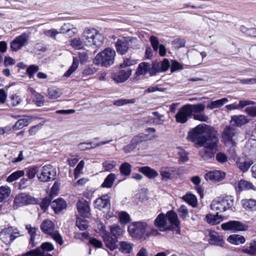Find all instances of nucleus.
I'll return each mask as SVG.
<instances>
[{
    "mask_svg": "<svg viewBox=\"0 0 256 256\" xmlns=\"http://www.w3.org/2000/svg\"><path fill=\"white\" fill-rule=\"evenodd\" d=\"M194 56H196V59L194 60V64H200L204 56H206V54L204 52H199L197 51H194Z\"/></svg>",
    "mask_w": 256,
    "mask_h": 256,
    "instance_id": "obj_58",
    "label": "nucleus"
},
{
    "mask_svg": "<svg viewBox=\"0 0 256 256\" xmlns=\"http://www.w3.org/2000/svg\"><path fill=\"white\" fill-rule=\"evenodd\" d=\"M38 203V200L34 197L26 193H20L16 196L12 208L16 210L20 206L28 204H35Z\"/></svg>",
    "mask_w": 256,
    "mask_h": 256,
    "instance_id": "obj_10",
    "label": "nucleus"
},
{
    "mask_svg": "<svg viewBox=\"0 0 256 256\" xmlns=\"http://www.w3.org/2000/svg\"><path fill=\"white\" fill-rule=\"evenodd\" d=\"M117 165V162L114 160H108L104 161L102 166L105 171H112Z\"/></svg>",
    "mask_w": 256,
    "mask_h": 256,
    "instance_id": "obj_44",
    "label": "nucleus"
},
{
    "mask_svg": "<svg viewBox=\"0 0 256 256\" xmlns=\"http://www.w3.org/2000/svg\"><path fill=\"white\" fill-rule=\"evenodd\" d=\"M148 224L144 221L132 222L128 226L130 236L136 239L145 240L149 237Z\"/></svg>",
    "mask_w": 256,
    "mask_h": 256,
    "instance_id": "obj_4",
    "label": "nucleus"
},
{
    "mask_svg": "<svg viewBox=\"0 0 256 256\" xmlns=\"http://www.w3.org/2000/svg\"><path fill=\"white\" fill-rule=\"evenodd\" d=\"M188 108L190 110V113L191 115L198 114L203 112L205 108V106L203 104H186Z\"/></svg>",
    "mask_w": 256,
    "mask_h": 256,
    "instance_id": "obj_33",
    "label": "nucleus"
},
{
    "mask_svg": "<svg viewBox=\"0 0 256 256\" xmlns=\"http://www.w3.org/2000/svg\"><path fill=\"white\" fill-rule=\"evenodd\" d=\"M62 95L60 90L56 88H50L48 89V97L50 99L55 100L60 98Z\"/></svg>",
    "mask_w": 256,
    "mask_h": 256,
    "instance_id": "obj_41",
    "label": "nucleus"
},
{
    "mask_svg": "<svg viewBox=\"0 0 256 256\" xmlns=\"http://www.w3.org/2000/svg\"><path fill=\"white\" fill-rule=\"evenodd\" d=\"M120 170L122 174L129 176L132 171V166L128 162H124L121 164Z\"/></svg>",
    "mask_w": 256,
    "mask_h": 256,
    "instance_id": "obj_48",
    "label": "nucleus"
},
{
    "mask_svg": "<svg viewBox=\"0 0 256 256\" xmlns=\"http://www.w3.org/2000/svg\"><path fill=\"white\" fill-rule=\"evenodd\" d=\"M56 176V171L52 166L46 165L44 166L38 175V179L43 182L54 180Z\"/></svg>",
    "mask_w": 256,
    "mask_h": 256,
    "instance_id": "obj_12",
    "label": "nucleus"
},
{
    "mask_svg": "<svg viewBox=\"0 0 256 256\" xmlns=\"http://www.w3.org/2000/svg\"><path fill=\"white\" fill-rule=\"evenodd\" d=\"M249 120L244 115H234L232 116L230 121L232 126L240 127L248 123Z\"/></svg>",
    "mask_w": 256,
    "mask_h": 256,
    "instance_id": "obj_24",
    "label": "nucleus"
},
{
    "mask_svg": "<svg viewBox=\"0 0 256 256\" xmlns=\"http://www.w3.org/2000/svg\"><path fill=\"white\" fill-rule=\"evenodd\" d=\"M227 240L232 244L239 245L244 244L246 242V239L242 236L238 234H234L230 235L228 238Z\"/></svg>",
    "mask_w": 256,
    "mask_h": 256,
    "instance_id": "obj_31",
    "label": "nucleus"
},
{
    "mask_svg": "<svg viewBox=\"0 0 256 256\" xmlns=\"http://www.w3.org/2000/svg\"><path fill=\"white\" fill-rule=\"evenodd\" d=\"M150 64L148 62H142L139 64L135 75L136 76L145 75L147 72L150 74Z\"/></svg>",
    "mask_w": 256,
    "mask_h": 256,
    "instance_id": "obj_28",
    "label": "nucleus"
},
{
    "mask_svg": "<svg viewBox=\"0 0 256 256\" xmlns=\"http://www.w3.org/2000/svg\"><path fill=\"white\" fill-rule=\"evenodd\" d=\"M38 172V167L37 166H32L28 168L26 172V174L29 179L34 178L36 174Z\"/></svg>",
    "mask_w": 256,
    "mask_h": 256,
    "instance_id": "obj_53",
    "label": "nucleus"
},
{
    "mask_svg": "<svg viewBox=\"0 0 256 256\" xmlns=\"http://www.w3.org/2000/svg\"><path fill=\"white\" fill-rule=\"evenodd\" d=\"M138 171L150 179L154 178L158 174L156 170L149 166L140 167L138 168Z\"/></svg>",
    "mask_w": 256,
    "mask_h": 256,
    "instance_id": "obj_30",
    "label": "nucleus"
},
{
    "mask_svg": "<svg viewBox=\"0 0 256 256\" xmlns=\"http://www.w3.org/2000/svg\"><path fill=\"white\" fill-rule=\"evenodd\" d=\"M85 44L87 47L98 48L104 44V36L98 30L94 28H86L82 35Z\"/></svg>",
    "mask_w": 256,
    "mask_h": 256,
    "instance_id": "obj_3",
    "label": "nucleus"
},
{
    "mask_svg": "<svg viewBox=\"0 0 256 256\" xmlns=\"http://www.w3.org/2000/svg\"><path fill=\"white\" fill-rule=\"evenodd\" d=\"M110 230L112 236L118 238L123 234L124 230V228L120 227L118 224H114L110 226Z\"/></svg>",
    "mask_w": 256,
    "mask_h": 256,
    "instance_id": "obj_36",
    "label": "nucleus"
},
{
    "mask_svg": "<svg viewBox=\"0 0 256 256\" xmlns=\"http://www.w3.org/2000/svg\"><path fill=\"white\" fill-rule=\"evenodd\" d=\"M228 100L227 98H222L215 101H212L207 104V108L210 110L220 108L224 104L228 102Z\"/></svg>",
    "mask_w": 256,
    "mask_h": 256,
    "instance_id": "obj_38",
    "label": "nucleus"
},
{
    "mask_svg": "<svg viewBox=\"0 0 256 256\" xmlns=\"http://www.w3.org/2000/svg\"><path fill=\"white\" fill-rule=\"evenodd\" d=\"M24 174V172L22 170H17L12 172L6 178V182H13L19 178L23 176Z\"/></svg>",
    "mask_w": 256,
    "mask_h": 256,
    "instance_id": "obj_43",
    "label": "nucleus"
},
{
    "mask_svg": "<svg viewBox=\"0 0 256 256\" xmlns=\"http://www.w3.org/2000/svg\"><path fill=\"white\" fill-rule=\"evenodd\" d=\"M234 205V199L230 196L225 198H218L212 201L210 208L217 214L232 208Z\"/></svg>",
    "mask_w": 256,
    "mask_h": 256,
    "instance_id": "obj_6",
    "label": "nucleus"
},
{
    "mask_svg": "<svg viewBox=\"0 0 256 256\" xmlns=\"http://www.w3.org/2000/svg\"><path fill=\"white\" fill-rule=\"evenodd\" d=\"M131 74L130 68H121L118 72L112 73V78L116 82H123L129 78Z\"/></svg>",
    "mask_w": 256,
    "mask_h": 256,
    "instance_id": "obj_17",
    "label": "nucleus"
},
{
    "mask_svg": "<svg viewBox=\"0 0 256 256\" xmlns=\"http://www.w3.org/2000/svg\"><path fill=\"white\" fill-rule=\"evenodd\" d=\"M116 178V176L114 173H110L104 179V182L101 185L102 188H111Z\"/></svg>",
    "mask_w": 256,
    "mask_h": 256,
    "instance_id": "obj_32",
    "label": "nucleus"
},
{
    "mask_svg": "<svg viewBox=\"0 0 256 256\" xmlns=\"http://www.w3.org/2000/svg\"><path fill=\"white\" fill-rule=\"evenodd\" d=\"M76 226L80 230H86L88 226V221L81 218H78L76 220Z\"/></svg>",
    "mask_w": 256,
    "mask_h": 256,
    "instance_id": "obj_50",
    "label": "nucleus"
},
{
    "mask_svg": "<svg viewBox=\"0 0 256 256\" xmlns=\"http://www.w3.org/2000/svg\"><path fill=\"white\" fill-rule=\"evenodd\" d=\"M40 228L42 232L50 235L59 244H63L62 238L58 231L54 230L55 226L52 220L48 219L44 220L40 224Z\"/></svg>",
    "mask_w": 256,
    "mask_h": 256,
    "instance_id": "obj_8",
    "label": "nucleus"
},
{
    "mask_svg": "<svg viewBox=\"0 0 256 256\" xmlns=\"http://www.w3.org/2000/svg\"><path fill=\"white\" fill-rule=\"evenodd\" d=\"M136 60L132 58H124V62L120 65V68H128V67L135 64Z\"/></svg>",
    "mask_w": 256,
    "mask_h": 256,
    "instance_id": "obj_51",
    "label": "nucleus"
},
{
    "mask_svg": "<svg viewBox=\"0 0 256 256\" xmlns=\"http://www.w3.org/2000/svg\"><path fill=\"white\" fill-rule=\"evenodd\" d=\"M120 222L122 224H126L130 221V215L125 212H121L118 214Z\"/></svg>",
    "mask_w": 256,
    "mask_h": 256,
    "instance_id": "obj_54",
    "label": "nucleus"
},
{
    "mask_svg": "<svg viewBox=\"0 0 256 256\" xmlns=\"http://www.w3.org/2000/svg\"><path fill=\"white\" fill-rule=\"evenodd\" d=\"M221 228L224 230H230L233 232L245 231L247 226L240 221L230 220L221 224Z\"/></svg>",
    "mask_w": 256,
    "mask_h": 256,
    "instance_id": "obj_13",
    "label": "nucleus"
},
{
    "mask_svg": "<svg viewBox=\"0 0 256 256\" xmlns=\"http://www.w3.org/2000/svg\"><path fill=\"white\" fill-rule=\"evenodd\" d=\"M20 236V232L12 226L6 228L0 232V239L6 244H10L16 238Z\"/></svg>",
    "mask_w": 256,
    "mask_h": 256,
    "instance_id": "obj_9",
    "label": "nucleus"
},
{
    "mask_svg": "<svg viewBox=\"0 0 256 256\" xmlns=\"http://www.w3.org/2000/svg\"><path fill=\"white\" fill-rule=\"evenodd\" d=\"M133 244L128 242L121 241L119 242V250L124 254H129L132 250Z\"/></svg>",
    "mask_w": 256,
    "mask_h": 256,
    "instance_id": "obj_35",
    "label": "nucleus"
},
{
    "mask_svg": "<svg viewBox=\"0 0 256 256\" xmlns=\"http://www.w3.org/2000/svg\"><path fill=\"white\" fill-rule=\"evenodd\" d=\"M178 154L179 156L180 160L182 162H185L188 160V153L186 150L180 149L178 153Z\"/></svg>",
    "mask_w": 256,
    "mask_h": 256,
    "instance_id": "obj_61",
    "label": "nucleus"
},
{
    "mask_svg": "<svg viewBox=\"0 0 256 256\" xmlns=\"http://www.w3.org/2000/svg\"><path fill=\"white\" fill-rule=\"evenodd\" d=\"M78 62L76 58H73V61L70 68L64 73V76L66 77L70 76L78 68Z\"/></svg>",
    "mask_w": 256,
    "mask_h": 256,
    "instance_id": "obj_45",
    "label": "nucleus"
},
{
    "mask_svg": "<svg viewBox=\"0 0 256 256\" xmlns=\"http://www.w3.org/2000/svg\"><path fill=\"white\" fill-rule=\"evenodd\" d=\"M44 34L48 37L56 39V36L59 34V32L56 29L52 28L48 30H45L44 32Z\"/></svg>",
    "mask_w": 256,
    "mask_h": 256,
    "instance_id": "obj_64",
    "label": "nucleus"
},
{
    "mask_svg": "<svg viewBox=\"0 0 256 256\" xmlns=\"http://www.w3.org/2000/svg\"><path fill=\"white\" fill-rule=\"evenodd\" d=\"M252 164V160L245 157L238 158L236 161V166L243 172H247Z\"/></svg>",
    "mask_w": 256,
    "mask_h": 256,
    "instance_id": "obj_20",
    "label": "nucleus"
},
{
    "mask_svg": "<svg viewBox=\"0 0 256 256\" xmlns=\"http://www.w3.org/2000/svg\"><path fill=\"white\" fill-rule=\"evenodd\" d=\"M205 220L208 223L212 225H215L220 223L222 220V218L221 216L218 215V214L216 215L209 214L206 215Z\"/></svg>",
    "mask_w": 256,
    "mask_h": 256,
    "instance_id": "obj_37",
    "label": "nucleus"
},
{
    "mask_svg": "<svg viewBox=\"0 0 256 256\" xmlns=\"http://www.w3.org/2000/svg\"><path fill=\"white\" fill-rule=\"evenodd\" d=\"M28 38V35L24 32L16 37L10 42V48L13 52L20 50L26 44Z\"/></svg>",
    "mask_w": 256,
    "mask_h": 256,
    "instance_id": "obj_14",
    "label": "nucleus"
},
{
    "mask_svg": "<svg viewBox=\"0 0 256 256\" xmlns=\"http://www.w3.org/2000/svg\"><path fill=\"white\" fill-rule=\"evenodd\" d=\"M115 56V50L108 48L96 55L94 59V62L98 66L108 67L114 64Z\"/></svg>",
    "mask_w": 256,
    "mask_h": 256,
    "instance_id": "obj_5",
    "label": "nucleus"
},
{
    "mask_svg": "<svg viewBox=\"0 0 256 256\" xmlns=\"http://www.w3.org/2000/svg\"><path fill=\"white\" fill-rule=\"evenodd\" d=\"M76 205L78 212L82 216L88 218L90 216V206L86 200H80Z\"/></svg>",
    "mask_w": 256,
    "mask_h": 256,
    "instance_id": "obj_22",
    "label": "nucleus"
},
{
    "mask_svg": "<svg viewBox=\"0 0 256 256\" xmlns=\"http://www.w3.org/2000/svg\"><path fill=\"white\" fill-rule=\"evenodd\" d=\"M12 190L8 186L0 187V202H4L10 195Z\"/></svg>",
    "mask_w": 256,
    "mask_h": 256,
    "instance_id": "obj_34",
    "label": "nucleus"
},
{
    "mask_svg": "<svg viewBox=\"0 0 256 256\" xmlns=\"http://www.w3.org/2000/svg\"><path fill=\"white\" fill-rule=\"evenodd\" d=\"M97 230L102 238L109 234L108 232L106 230L105 226L101 222L98 224Z\"/></svg>",
    "mask_w": 256,
    "mask_h": 256,
    "instance_id": "obj_56",
    "label": "nucleus"
},
{
    "mask_svg": "<svg viewBox=\"0 0 256 256\" xmlns=\"http://www.w3.org/2000/svg\"><path fill=\"white\" fill-rule=\"evenodd\" d=\"M176 172L175 168L163 167L160 170V174L162 180H167L174 178Z\"/></svg>",
    "mask_w": 256,
    "mask_h": 256,
    "instance_id": "obj_23",
    "label": "nucleus"
},
{
    "mask_svg": "<svg viewBox=\"0 0 256 256\" xmlns=\"http://www.w3.org/2000/svg\"><path fill=\"white\" fill-rule=\"evenodd\" d=\"M242 250L244 253L254 255L256 254V240L252 242L249 245L244 246Z\"/></svg>",
    "mask_w": 256,
    "mask_h": 256,
    "instance_id": "obj_40",
    "label": "nucleus"
},
{
    "mask_svg": "<svg viewBox=\"0 0 256 256\" xmlns=\"http://www.w3.org/2000/svg\"><path fill=\"white\" fill-rule=\"evenodd\" d=\"M179 224L177 214L172 210L168 211L166 215L160 214L154 220V225L162 232L172 230L174 226H178Z\"/></svg>",
    "mask_w": 256,
    "mask_h": 256,
    "instance_id": "obj_2",
    "label": "nucleus"
},
{
    "mask_svg": "<svg viewBox=\"0 0 256 256\" xmlns=\"http://www.w3.org/2000/svg\"><path fill=\"white\" fill-rule=\"evenodd\" d=\"M94 207L104 212H107L110 208V204L108 195L105 194L98 198L94 202Z\"/></svg>",
    "mask_w": 256,
    "mask_h": 256,
    "instance_id": "obj_15",
    "label": "nucleus"
},
{
    "mask_svg": "<svg viewBox=\"0 0 256 256\" xmlns=\"http://www.w3.org/2000/svg\"><path fill=\"white\" fill-rule=\"evenodd\" d=\"M42 254V250L40 248H36L22 254V256H41Z\"/></svg>",
    "mask_w": 256,
    "mask_h": 256,
    "instance_id": "obj_60",
    "label": "nucleus"
},
{
    "mask_svg": "<svg viewBox=\"0 0 256 256\" xmlns=\"http://www.w3.org/2000/svg\"><path fill=\"white\" fill-rule=\"evenodd\" d=\"M39 248L43 252L44 254H45L46 252H51L54 250L52 244L48 242L42 243Z\"/></svg>",
    "mask_w": 256,
    "mask_h": 256,
    "instance_id": "obj_57",
    "label": "nucleus"
},
{
    "mask_svg": "<svg viewBox=\"0 0 256 256\" xmlns=\"http://www.w3.org/2000/svg\"><path fill=\"white\" fill-rule=\"evenodd\" d=\"M70 44L72 48L77 50L84 48V46H86L84 39L82 38L81 39L80 38H76L72 40Z\"/></svg>",
    "mask_w": 256,
    "mask_h": 256,
    "instance_id": "obj_39",
    "label": "nucleus"
},
{
    "mask_svg": "<svg viewBox=\"0 0 256 256\" xmlns=\"http://www.w3.org/2000/svg\"><path fill=\"white\" fill-rule=\"evenodd\" d=\"M115 46L117 52L120 54H124L127 52L130 45L126 40L118 39L116 41Z\"/></svg>",
    "mask_w": 256,
    "mask_h": 256,
    "instance_id": "obj_25",
    "label": "nucleus"
},
{
    "mask_svg": "<svg viewBox=\"0 0 256 256\" xmlns=\"http://www.w3.org/2000/svg\"><path fill=\"white\" fill-rule=\"evenodd\" d=\"M238 134V129L230 126H226L222 133V141L226 145H233Z\"/></svg>",
    "mask_w": 256,
    "mask_h": 256,
    "instance_id": "obj_11",
    "label": "nucleus"
},
{
    "mask_svg": "<svg viewBox=\"0 0 256 256\" xmlns=\"http://www.w3.org/2000/svg\"><path fill=\"white\" fill-rule=\"evenodd\" d=\"M189 110L186 105H184L179 109L175 116L176 122L181 124H184L186 122L188 117L192 116Z\"/></svg>",
    "mask_w": 256,
    "mask_h": 256,
    "instance_id": "obj_19",
    "label": "nucleus"
},
{
    "mask_svg": "<svg viewBox=\"0 0 256 256\" xmlns=\"http://www.w3.org/2000/svg\"><path fill=\"white\" fill-rule=\"evenodd\" d=\"M218 142L219 140L217 137L206 142L203 146L204 148L199 152L200 156L204 160L214 158L218 150Z\"/></svg>",
    "mask_w": 256,
    "mask_h": 256,
    "instance_id": "obj_7",
    "label": "nucleus"
},
{
    "mask_svg": "<svg viewBox=\"0 0 256 256\" xmlns=\"http://www.w3.org/2000/svg\"><path fill=\"white\" fill-rule=\"evenodd\" d=\"M238 188L240 190H248L250 189H254V186L249 182L241 180L238 183Z\"/></svg>",
    "mask_w": 256,
    "mask_h": 256,
    "instance_id": "obj_47",
    "label": "nucleus"
},
{
    "mask_svg": "<svg viewBox=\"0 0 256 256\" xmlns=\"http://www.w3.org/2000/svg\"><path fill=\"white\" fill-rule=\"evenodd\" d=\"M21 102L20 98L16 95L12 96L8 101V104L10 106H14L18 104Z\"/></svg>",
    "mask_w": 256,
    "mask_h": 256,
    "instance_id": "obj_52",
    "label": "nucleus"
},
{
    "mask_svg": "<svg viewBox=\"0 0 256 256\" xmlns=\"http://www.w3.org/2000/svg\"><path fill=\"white\" fill-rule=\"evenodd\" d=\"M209 243L210 244L216 245L220 246H224V242L223 236L214 231H210L209 233Z\"/></svg>",
    "mask_w": 256,
    "mask_h": 256,
    "instance_id": "obj_21",
    "label": "nucleus"
},
{
    "mask_svg": "<svg viewBox=\"0 0 256 256\" xmlns=\"http://www.w3.org/2000/svg\"><path fill=\"white\" fill-rule=\"evenodd\" d=\"M50 206L55 212L58 213L66 207V202L62 198H58L52 202Z\"/></svg>",
    "mask_w": 256,
    "mask_h": 256,
    "instance_id": "obj_27",
    "label": "nucleus"
},
{
    "mask_svg": "<svg viewBox=\"0 0 256 256\" xmlns=\"http://www.w3.org/2000/svg\"><path fill=\"white\" fill-rule=\"evenodd\" d=\"M40 68L38 66L31 65L26 69V73L30 78L34 76V74L39 70Z\"/></svg>",
    "mask_w": 256,
    "mask_h": 256,
    "instance_id": "obj_59",
    "label": "nucleus"
},
{
    "mask_svg": "<svg viewBox=\"0 0 256 256\" xmlns=\"http://www.w3.org/2000/svg\"><path fill=\"white\" fill-rule=\"evenodd\" d=\"M226 174L221 171L214 170L209 171L206 174L204 178L206 181L216 182H220L224 179Z\"/></svg>",
    "mask_w": 256,
    "mask_h": 256,
    "instance_id": "obj_18",
    "label": "nucleus"
},
{
    "mask_svg": "<svg viewBox=\"0 0 256 256\" xmlns=\"http://www.w3.org/2000/svg\"><path fill=\"white\" fill-rule=\"evenodd\" d=\"M116 238V237L110 236V234L102 238L106 246L110 250H114L116 248V242H118Z\"/></svg>",
    "mask_w": 256,
    "mask_h": 256,
    "instance_id": "obj_26",
    "label": "nucleus"
},
{
    "mask_svg": "<svg viewBox=\"0 0 256 256\" xmlns=\"http://www.w3.org/2000/svg\"><path fill=\"white\" fill-rule=\"evenodd\" d=\"M182 199L193 207H196L197 206V198L194 194H186L182 196Z\"/></svg>",
    "mask_w": 256,
    "mask_h": 256,
    "instance_id": "obj_42",
    "label": "nucleus"
},
{
    "mask_svg": "<svg viewBox=\"0 0 256 256\" xmlns=\"http://www.w3.org/2000/svg\"><path fill=\"white\" fill-rule=\"evenodd\" d=\"M146 136L144 134H140L134 136L131 142L136 147L138 145L146 140Z\"/></svg>",
    "mask_w": 256,
    "mask_h": 256,
    "instance_id": "obj_49",
    "label": "nucleus"
},
{
    "mask_svg": "<svg viewBox=\"0 0 256 256\" xmlns=\"http://www.w3.org/2000/svg\"><path fill=\"white\" fill-rule=\"evenodd\" d=\"M217 137V132L214 128L202 124L190 130L188 132L187 138L194 144L196 148H200L204 146L206 142Z\"/></svg>",
    "mask_w": 256,
    "mask_h": 256,
    "instance_id": "obj_1",
    "label": "nucleus"
},
{
    "mask_svg": "<svg viewBox=\"0 0 256 256\" xmlns=\"http://www.w3.org/2000/svg\"><path fill=\"white\" fill-rule=\"evenodd\" d=\"M178 212L180 217H181L183 220L185 219L188 214V210L184 205H182L178 209Z\"/></svg>",
    "mask_w": 256,
    "mask_h": 256,
    "instance_id": "obj_62",
    "label": "nucleus"
},
{
    "mask_svg": "<svg viewBox=\"0 0 256 256\" xmlns=\"http://www.w3.org/2000/svg\"><path fill=\"white\" fill-rule=\"evenodd\" d=\"M242 207L248 211H256V200L243 199L241 200Z\"/></svg>",
    "mask_w": 256,
    "mask_h": 256,
    "instance_id": "obj_29",
    "label": "nucleus"
},
{
    "mask_svg": "<svg viewBox=\"0 0 256 256\" xmlns=\"http://www.w3.org/2000/svg\"><path fill=\"white\" fill-rule=\"evenodd\" d=\"M160 72H161L160 62H153L152 66H150V74L152 75Z\"/></svg>",
    "mask_w": 256,
    "mask_h": 256,
    "instance_id": "obj_63",
    "label": "nucleus"
},
{
    "mask_svg": "<svg viewBox=\"0 0 256 256\" xmlns=\"http://www.w3.org/2000/svg\"><path fill=\"white\" fill-rule=\"evenodd\" d=\"M28 124V122L26 119L22 118L18 120L12 127L14 131H16L22 128Z\"/></svg>",
    "mask_w": 256,
    "mask_h": 256,
    "instance_id": "obj_46",
    "label": "nucleus"
},
{
    "mask_svg": "<svg viewBox=\"0 0 256 256\" xmlns=\"http://www.w3.org/2000/svg\"><path fill=\"white\" fill-rule=\"evenodd\" d=\"M136 102L135 98L132 99H120L117 100H116L114 102V104L116 106H122L125 104H134Z\"/></svg>",
    "mask_w": 256,
    "mask_h": 256,
    "instance_id": "obj_55",
    "label": "nucleus"
},
{
    "mask_svg": "<svg viewBox=\"0 0 256 256\" xmlns=\"http://www.w3.org/2000/svg\"><path fill=\"white\" fill-rule=\"evenodd\" d=\"M26 228L28 230L30 236L29 244L30 248L36 246L40 242V236L38 234L39 232L38 228L32 227L30 224H27L26 226Z\"/></svg>",
    "mask_w": 256,
    "mask_h": 256,
    "instance_id": "obj_16",
    "label": "nucleus"
}]
</instances>
